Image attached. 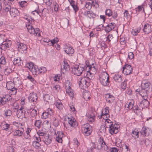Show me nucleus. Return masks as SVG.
I'll list each match as a JSON object with an SVG mask.
<instances>
[{
	"instance_id": "4d7b16f0",
	"label": "nucleus",
	"mask_w": 152,
	"mask_h": 152,
	"mask_svg": "<svg viewBox=\"0 0 152 152\" xmlns=\"http://www.w3.org/2000/svg\"><path fill=\"white\" fill-rule=\"evenodd\" d=\"M44 99L47 102H49L50 100V97L49 95L47 94L44 96Z\"/></svg>"
},
{
	"instance_id": "7ed1b4c3",
	"label": "nucleus",
	"mask_w": 152,
	"mask_h": 152,
	"mask_svg": "<svg viewBox=\"0 0 152 152\" xmlns=\"http://www.w3.org/2000/svg\"><path fill=\"white\" fill-rule=\"evenodd\" d=\"M81 129L83 133L85 136L90 135L92 132V126L88 124L83 125Z\"/></svg>"
},
{
	"instance_id": "3c124183",
	"label": "nucleus",
	"mask_w": 152,
	"mask_h": 152,
	"mask_svg": "<svg viewBox=\"0 0 152 152\" xmlns=\"http://www.w3.org/2000/svg\"><path fill=\"white\" fill-rule=\"evenodd\" d=\"M6 63V60L4 56H1L0 58V63L1 64L4 65Z\"/></svg>"
},
{
	"instance_id": "aec40b11",
	"label": "nucleus",
	"mask_w": 152,
	"mask_h": 152,
	"mask_svg": "<svg viewBox=\"0 0 152 152\" xmlns=\"http://www.w3.org/2000/svg\"><path fill=\"white\" fill-rule=\"evenodd\" d=\"M64 51L70 56H72L74 52V49L72 47H67L65 48Z\"/></svg>"
},
{
	"instance_id": "f8f14e48",
	"label": "nucleus",
	"mask_w": 152,
	"mask_h": 152,
	"mask_svg": "<svg viewBox=\"0 0 152 152\" xmlns=\"http://www.w3.org/2000/svg\"><path fill=\"white\" fill-rule=\"evenodd\" d=\"M67 121L70 126L72 127H75L77 125V122L73 117L70 116L67 118Z\"/></svg>"
},
{
	"instance_id": "4c0bfd02",
	"label": "nucleus",
	"mask_w": 152,
	"mask_h": 152,
	"mask_svg": "<svg viewBox=\"0 0 152 152\" xmlns=\"http://www.w3.org/2000/svg\"><path fill=\"white\" fill-rule=\"evenodd\" d=\"M56 107L59 110L62 109L63 107V106L60 101L57 102L56 103Z\"/></svg>"
},
{
	"instance_id": "13d9d810",
	"label": "nucleus",
	"mask_w": 152,
	"mask_h": 152,
	"mask_svg": "<svg viewBox=\"0 0 152 152\" xmlns=\"http://www.w3.org/2000/svg\"><path fill=\"white\" fill-rule=\"evenodd\" d=\"M111 124L112 125L113 124V122L111 121L110 119L108 118L106 120L105 124L107 127H109V126L107 125H111Z\"/></svg>"
},
{
	"instance_id": "473e14b6",
	"label": "nucleus",
	"mask_w": 152,
	"mask_h": 152,
	"mask_svg": "<svg viewBox=\"0 0 152 152\" xmlns=\"http://www.w3.org/2000/svg\"><path fill=\"white\" fill-rule=\"evenodd\" d=\"M42 123V121L41 120H36L34 122V125L38 129H39L41 127Z\"/></svg>"
},
{
	"instance_id": "a878e982",
	"label": "nucleus",
	"mask_w": 152,
	"mask_h": 152,
	"mask_svg": "<svg viewBox=\"0 0 152 152\" xmlns=\"http://www.w3.org/2000/svg\"><path fill=\"white\" fill-rule=\"evenodd\" d=\"M9 65L5 69H4V74L7 75H8L11 72L12 70L11 69L12 67L11 66V64H9Z\"/></svg>"
},
{
	"instance_id": "c756f323",
	"label": "nucleus",
	"mask_w": 152,
	"mask_h": 152,
	"mask_svg": "<svg viewBox=\"0 0 152 152\" xmlns=\"http://www.w3.org/2000/svg\"><path fill=\"white\" fill-rule=\"evenodd\" d=\"M3 3L4 5L3 7L4 11L5 12H7L9 11L10 10V9H11V6H10V4L8 3H7V4H5L4 1H3Z\"/></svg>"
},
{
	"instance_id": "a19ab883",
	"label": "nucleus",
	"mask_w": 152,
	"mask_h": 152,
	"mask_svg": "<svg viewBox=\"0 0 152 152\" xmlns=\"http://www.w3.org/2000/svg\"><path fill=\"white\" fill-rule=\"evenodd\" d=\"M148 130L145 127H143L141 131V134L144 136H148V134L147 133Z\"/></svg>"
},
{
	"instance_id": "338daca9",
	"label": "nucleus",
	"mask_w": 152,
	"mask_h": 152,
	"mask_svg": "<svg viewBox=\"0 0 152 152\" xmlns=\"http://www.w3.org/2000/svg\"><path fill=\"white\" fill-rule=\"evenodd\" d=\"M49 114L47 112H44L42 115V118L46 119L48 117Z\"/></svg>"
},
{
	"instance_id": "052dcab7",
	"label": "nucleus",
	"mask_w": 152,
	"mask_h": 152,
	"mask_svg": "<svg viewBox=\"0 0 152 152\" xmlns=\"http://www.w3.org/2000/svg\"><path fill=\"white\" fill-rule=\"evenodd\" d=\"M94 116L93 115H89L88 116V120L91 122H93L94 121Z\"/></svg>"
},
{
	"instance_id": "dca6fc26",
	"label": "nucleus",
	"mask_w": 152,
	"mask_h": 152,
	"mask_svg": "<svg viewBox=\"0 0 152 152\" xmlns=\"http://www.w3.org/2000/svg\"><path fill=\"white\" fill-rule=\"evenodd\" d=\"M37 99V96L36 94L32 93L28 96V100L30 102H36Z\"/></svg>"
},
{
	"instance_id": "a211bd4d",
	"label": "nucleus",
	"mask_w": 152,
	"mask_h": 152,
	"mask_svg": "<svg viewBox=\"0 0 152 152\" xmlns=\"http://www.w3.org/2000/svg\"><path fill=\"white\" fill-rule=\"evenodd\" d=\"M115 26V23H109L105 27V30L106 32H109L112 29H114Z\"/></svg>"
},
{
	"instance_id": "b1692460",
	"label": "nucleus",
	"mask_w": 152,
	"mask_h": 152,
	"mask_svg": "<svg viewBox=\"0 0 152 152\" xmlns=\"http://www.w3.org/2000/svg\"><path fill=\"white\" fill-rule=\"evenodd\" d=\"M23 129H22L21 130L18 129L15 130L14 132V136H18V137H21L23 134Z\"/></svg>"
},
{
	"instance_id": "72a5a7b5",
	"label": "nucleus",
	"mask_w": 152,
	"mask_h": 152,
	"mask_svg": "<svg viewBox=\"0 0 152 152\" xmlns=\"http://www.w3.org/2000/svg\"><path fill=\"white\" fill-rule=\"evenodd\" d=\"M121 150V152H130L128 147L125 144L122 146Z\"/></svg>"
},
{
	"instance_id": "6e6552de",
	"label": "nucleus",
	"mask_w": 152,
	"mask_h": 152,
	"mask_svg": "<svg viewBox=\"0 0 152 152\" xmlns=\"http://www.w3.org/2000/svg\"><path fill=\"white\" fill-rule=\"evenodd\" d=\"M81 14H83L87 18L91 19L95 18L96 16V14L91 10H85L82 11Z\"/></svg>"
},
{
	"instance_id": "412c9836",
	"label": "nucleus",
	"mask_w": 152,
	"mask_h": 152,
	"mask_svg": "<svg viewBox=\"0 0 152 152\" xmlns=\"http://www.w3.org/2000/svg\"><path fill=\"white\" fill-rule=\"evenodd\" d=\"M57 134L58 136L56 137V140L58 142L62 143L63 141L62 138L63 137L64 134L61 132H59Z\"/></svg>"
},
{
	"instance_id": "9d476101",
	"label": "nucleus",
	"mask_w": 152,
	"mask_h": 152,
	"mask_svg": "<svg viewBox=\"0 0 152 152\" xmlns=\"http://www.w3.org/2000/svg\"><path fill=\"white\" fill-rule=\"evenodd\" d=\"M107 126L109 128V132L111 134H116L118 132V127L116 124H115Z\"/></svg>"
},
{
	"instance_id": "1a4fd4ad",
	"label": "nucleus",
	"mask_w": 152,
	"mask_h": 152,
	"mask_svg": "<svg viewBox=\"0 0 152 152\" xmlns=\"http://www.w3.org/2000/svg\"><path fill=\"white\" fill-rule=\"evenodd\" d=\"M132 71V68L129 65L125 64L123 67V73L124 75H127L130 74Z\"/></svg>"
},
{
	"instance_id": "7c9ffc66",
	"label": "nucleus",
	"mask_w": 152,
	"mask_h": 152,
	"mask_svg": "<svg viewBox=\"0 0 152 152\" xmlns=\"http://www.w3.org/2000/svg\"><path fill=\"white\" fill-rule=\"evenodd\" d=\"M1 127L3 128V129L6 131H9V125L5 122L2 123L1 124Z\"/></svg>"
},
{
	"instance_id": "bb28decb",
	"label": "nucleus",
	"mask_w": 152,
	"mask_h": 152,
	"mask_svg": "<svg viewBox=\"0 0 152 152\" xmlns=\"http://www.w3.org/2000/svg\"><path fill=\"white\" fill-rule=\"evenodd\" d=\"M88 70L86 72V77H87L88 80H90V82H91V80L94 79V74H92L90 71Z\"/></svg>"
},
{
	"instance_id": "ddd939ff",
	"label": "nucleus",
	"mask_w": 152,
	"mask_h": 152,
	"mask_svg": "<svg viewBox=\"0 0 152 152\" xmlns=\"http://www.w3.org/2000/svg\"><path fill=\"white\" fill-rule=\"evenodd\" d=\"M149 104L150 103L147 100V99H145V98H144L143 100L139 104V106H141V107H140V108L142 109L145 107L147 108L149 106Z\"/></svg>"
},
{
	"instance_id": "423d86ee",
	"label": "nucleus",
	"mask_w": 152,
	"mask_h": 152,
	"mask_svg": "<svg viewBox=\"0 0 152 152\" xmlns=\"http://www.w3.org/2000/svg\"><path fill=\"white\" fill-rule=\"evenodd\" d=\"M85 67L83 65H76L72 68V72L74 75L77 76L80 75L85 70Z\"/></svg>"
},
{
	"instance_id": "5fc2aeb1",
	"label": "nucleus",
	"mask_w": 152,
	"mask_h": 152,
	"mask_svg": "<svg viewBox=\"0 0 152 152\" xmlns=\"http://www.w3.org/2000/svg\"><path fill=\"white\" fill-rule=\"evenodd\" d=\"M4 1L5 4H7V3H9V4H11L12 5L14 4L15 2V0H3Z\"/></svg>"
},
{
	"instance_id": "09e8293b",
	"label": "nucleus",
	"mask_w": 152,
	"mask_h": 152,
	"mask_svg": "<svg viewBox=\"0 0 152 152\" xmlns=\"http://www.w3.org/2000/svg\"><path fill=\"white\" fill-rule=\"evenodd\" d=\"M86 66H85V67L86 69L90 70H92V69H95V68L94 67L93 68H92L89 65V62L88 61H86Z\"/></svg>"
},
{
	"instance_id": "ea45409f",
	"label": "nucleus",
	"mask_w": 152,
	"mask_h": 152,
	"mask_svg": "<svg viewBox=\"0 0 152 152\" xmlns=\"http://www.w3.org/2000/svg\"><path fill=\"white\" fill-rule=\"evenodd\" d=\"M83 96L84 99L86 100H88L90 98L89 94L88 92H85L83 93Z\"/></svg>"
},
{
	"instance_id": "0e129e2a",
	"label": "nucleus",
	"mask_w": 152,
	"mask_h": 152,
	"mask_svg": "<svg viewBox=\"0 0 152 152\" xmlns=\"http://www.w3.org/2000/svg\"><path fill=\"white\" fill-rule=\"evenodd\" d=\"M85 7L88 10H90L92 7L91 4L89 2H87L85 5Z\"/></svg>"
},
{
	"instance_id": "2eb2a0df",
	"label": "nucleus",
	"mask_w": 152,
	"mask_h": 152,
	"mask_svg": "<svg viewBox=\"0 0 152 152\" xmlns=\"http://www.w3.org/2000/svg\"><path fill=\"white\" fill-rule=\"evenodd\" d=\"M107 102L111 104L113 102L115 98L110 94H107L105 95Z\"/></svg>"
},
{
	"instance_id": "864d4df0",
	"label": "nucleus",
	"mask_w": 152,
	"mask_h": 152,
	"mask_svg": "<svg viewBox=\"0 0 152 152\" xmlns=\"http://www.w3.org/2000/svg\"><path fill=\"white\" fill-rule=\"evenodd\" d=\"M37 134L39 136V137H41L42 138V137L45 136V135H46L47 134L45 133V132L42 131L41 130H39L37 132Z\"/></svg>"
},
{
	"instance_id": "49530a36",
	"label": "nucleus",
	"mask_w": 152,
	"mask_h": 152,
	"mask_svg": "<svg viewBox=\"0 0 152 152\" xmlns=\"http://www.w3.org/2000/svg\"><path fill=\"white\" fill-rule=\"evenodd\" d=\"M140 28L133 29L132 31V33L133 35L136 36L140 32Z\"/></svg>"
},
{
	"instance_id": "79ce46f5",
	"label": "nucleus",
	"mask_w": 152,
	"mask_h": 152,
	"mask_svg": "<svg viewBox=\"0 0 152 152\" xmlns=\"http://www.w3.org/2000/svg\"><path fill=\"white\" fill-rule=\"evenodd\" d=\"M8 90L10 94L11 95H15L17 92V88L14 87Z\"/></svg>"
},
{
	"instance_id": "58836bf2",
	"label": "nucleus",
	"mask_w": 152,
	"mask_h": 152,
	"mask_svg": "<svg viewBox=\"0 0 152 152\" xmlns=\"http://www.w3.org/2000/svg\"><path fill=\"white\" fill-rule=\"evenodd\" d=\"M20 61V58H15L14 59V61L13 62L12 61H11L9 62V64H11V65H12V64L15 65L19 63Z\"/></svg>"
},
{
	"instance_id": "6ab92c4d",
	"label": "nucleus",
	"mask_w": 152,
	"mask_h": 152,
	"mask_svg": "<svg viewBox=\"0 0 152 152\" xmlns=\"http://www.w3.org/2000/svg\"><path fill=\"white\" fill-rule=\"evenodd\" d=\"M10 13L11 16L14 17L18 15L19 12L17 9L13 7L10 9Z\"/></svg>"
},
{
	"instance_id": "9b49d317",
	"label": "nucleus",
	"mask_w": 152,
	"mask_h": 152,
	"mask_svg": "<svg viewBox=\"0 0 152 152\" xmlns=\"http://www.w3.org/2000/svg\"><path fill=\"white\" fill-rule=\"evenodd\" d=\"M142 88L150 92L152 91V85L149 82L143 81L142 83Z\"/></svg>"
},
{
	"instance_id": "f704fd0d",
	"label": "nucleus",
	"mask_w": 152,
	"mask_h": 152,
	"mask_svg": "<svg viewBox=\"0 0 152 152\" xmlns=\"http://www.w3.org/2000/svg\"><path fill=\"white\" fill-rule=\"evenodd\" d=\"M43 127L46 129H49L50 126L49 121H44L43 123Z\"/></svg>"
},
{
	"instance_id": "8fccbe9b",
	"label": "nucleus",
	"mask_w": 152,
	"mask_h": 152,
	"mask_svg": "<svg viewBox=\"0 0 152 152\" xmlns=\"http://www.w3.org/2000/svg\"><path fill=\"white\" fill-rule=\"evenodd\" d=\"M12 112L11 110H6L4 113V115L6 117L10 116L12 114Z\"/></svg>"
},
{
	"instance_id": "f03ea898",
	"label": "nucleus",
	"mask_w": 152,
	"mask_h": 152,
	"mask_svg": "<svg viewBox=\"0 0 152 152\" xmlns=\"http://www.w3.org/2000/svg\"><path fill=\"white\" fill-rule=\"evenodd\" d=\"M26 26L28 31L31 34L37 37H39L40 36V32L39 29L38 28L35 29L34 28L32 25L30 24V23L26 24Z\"/></svg>"
},
{
	"instance_id": "680f3d73",
	"label": "nucleus",
	"mask_w": 152,
	"mask_h": 152,
	"mask_svg": "<svg viewBox=\"0 0 152 152\" xmlns=\"http://www.w3.org/2000/svg\"><path fill=\"white\" fill-rule=\"evenodd\" d=\"M3 98H4V101H5L6 102H7L10 100V99H11L10 96L8 94L4 96L3 97Z\"/></svg>"
},
{
	"instance_id": "69168bd1",
	"label": "nucleus",
	"mask_w": 152,
	"mask_h": 152,
	"mask_svg": "<svg viewBox=\"0 0 152 152\" xmlns=\"http://www.w3.org/2000/svg\"><path fill=\"white\" fill-rule=\"evenodd\" d=\"M105 13L106 15L109 17L111 16L112 14V11L110 9L106 10L105 11Z\"/></svg>"
},
{
	"instance_id": "4be33fe9",
	"label": "nucleus",
	"mask_w": 152,
	"mask_h": 152,
	"mask_svg": "<svg viewBox=\"0 0 152 152\" xmlns=\"http://www.w3.org/2000/svg\"><path fill=\"white\" fill-rule=\"evenodd\" d=\"M12 42L10 40L8 39H6L4 41L2 44V47L6 48H9L11 45Z\"/></svg>"
},
{
	"instance_id": "c03bdc74",
	"label": "nucleus",
	"mask_w": 152,
	"mask_h": 152,
	"mask_svg": "<svg viewBox=\"0 0 152 152\" xmlns=\"http://www.w3.org/2000/svg\"><path fill=\"white\" fill-rule=\"evenodd\" d=\"M69 65L66 61H64V65L61 66V69H65V70H68V68L69 67Z\"/></svg>"
},
{
	"instance_id": "2f4dec72",
	"label": "nucleus",
	"mask_w": 152,
	"mask_h": 152,
	"mask_svg": "<svg viewBox=\"0 0 152 152\" xmlns=\"http://www.w3.org/2000/svg\"><path fill=\"white\" fill-rule=\"evenodd\" d=\"M37 110H35L32 109L30 112V116L31 118H36V117L37 116Z\"/></svg>"
},
{
	"instance_id": "0eeeda50",
	"label": "nucleus",
	"mask_w": 152,
	"mask_h": 152,
	"mask_svg": "<svg viewBox=\"0 0 152 152\" xmlns=\"http://www.w3.org/2000/svg\"><path fill=\"white\" fill-rule=\"evenodd\" d=\"M78 81L79 82V85L82 86L84 88L88 87L91 83L90 80L86 76L80 77Z\"/></svg>"
},
{
	"instance_id": "f3484780",
	"label": "nucleus",
	"mask_w": 152,
	"mask_h": 152,
	"mask_svg": "<svg viewBox=\"0 0 152 152\" xmlns=\"http://www.w3.org/2000/svg\"><path fill=\"white\" fill-rule=\"evenodd\" d=\"M150 92L142 88L141 90L139 91V93L143 98H145V99H147L148 94Z\"/></svg>"
},
{
	"instance_id": "4468645a",
	"label": "nucleus",
	"mask_w": 152,
	"mask_h": 152,
	"mask_svg": "<svg viewBox=\"0 0 152 152\" xmlns=\"http://www.w3.org/2000/svg\"><path fill=\"white\" fill-rule=\"evenodd\" d=\"M42 139L46 145L50 144L52 141L51 137L50 136L49 134L45 135V136L42 137Z\"/></svg>"
},
{
	"instance_id": "37998d69",
	"label": "nucleus",
	"mask_w": 152,
	"mask_h": 152,
	"mask_svg": "<svg viewBox=\"0 0 152 152\" xmlns=\"http://www.w3.org/2000/svg\"><path fill=\"white\" fill-rule=\"evenodd\" d=\"M139 132L137 131L133 130L132 131V137L135 139L138 138L139 137Z\"/></svg>"
},
{
	"instance_id": "39448f33",
	"label": "nucleus",
	"mask_w": 152,
	"mask_h": 152,
	"mask_svg": "<svg viewBox=\"0 0 152 152\" xmlns=\"http://www.w3.org/2000/svg\"><path fill=\"white\" fill-rule=\"evenodd\" d=\"M72 84L69 80H66L65 82V87L66 93L72 99L74 97V94L73 91L71 88Z\"/></svg>"
},
{
	"instance_id": "6e6d98bb",
	"label": "nucleus",
	"mask_w": 152,
	"mask_h": 152,
	"mask_svg": "<svg viewBox=\"0 0 152 152\" xmlns=\"http://www.w3.org/2000/svg\"><path fill=\"white\" fill-rule=\"evenodd\" d=\"M46 71L47 70L46 68L44 67H40L39 70V72H40L39 74H42L46 72Z\"/></svg>"
},
{
	"instance_id": "de8ad7c7",
	"label": "nucleus",
	"mask_w": 152,
	"mask_h": 152,
	"mask_svg": "<svg viewBox=\"0 0 152 152\" xmlns=\"http://www.w3.org/2000/svg\"><path fill=\"white\" fill-rule=\"evenodd\" d=\"M58 41V39L57 37L55 38L54 39L52 40H50L49 41L50 43V44H51V45L53 46L56 43H57Z\"/></svg>"
},
{
	"instance_id": "e2e57ef3",
	"label": "nucleus",
	"mask_w": 152,
	"mask_h": 152,
	"mask_svg": "<svg viewBox=\"0 0 152 152\" xmlns=\"http://www.w3.org/2000/svg\"><path fill=\"white\" fill-rule=\"evenodd\" d=\"M101 147L102 148H104V149L105 151H107L108 149V147L107 145L105 144V143L104 141L102 140V142L101 143Z\"/></svg>"
},
{
	"instance_id": "c9c22d12",
	"label": "nucleus",
	"mask_w": 152,
	"mask_h": 152,
	"mask_svg": "<svg viewBox=\"0 0 152 152\" xmlns=\"http://www.w3.org/2000/svg\"><path fill=\"white\" fill-rule=\"evenodd\" d=\"M134 102H133L128 103L126 104L125 106L126 107H127L129 109L134 108Z\"/></svg>"
},
{
	"instance_id": "774afa93",
	"label": "nucleus",
	"mask_w": 152,
	"mask_h": 152,
	"mask_svg": "<svg viewBox=\"0 0 152 152\" xmlns=\"http://www.w3.org/2000/svg\"><path fill=\"white\" fill-rule=\"evenodd\" d=\"M23 113V111H21L20 110H17V111L16 113V115L17 117L18 118H20L22 116V115L23 114L22 113Z\"/></svg>"
},
{
	"instance_id": "393cba45",
	"label": "nucleus",
	"mask_w": 152,
	"mask_h": 152,
	"mask_svg": "<svg viewBox=\"0 0 152 152\" xmlns=\"http://www.w3.org/2000/svg\"><path fill=\"white\" fill-rule=\"evenodd\" d=\"M114 80L117 82L121 83L124 80V78L120 75H116L113 77Z\"/></svg>"
},
{
	"instance_id": "a18cd8bd",
	"label": "nucleus",
	"mask_w": 152,
	"mask_h": 152,
	"mask_svg": "<svg viewBox=\"0 0 152 152\" xmlns=\"http://www.w3.org/2000/svg\"><path fill=\"white\" fill-rule=\"evenodd\" d=\"M13 86L14 84L11 81L7 82L6 84V87L8 90L10 89V88L14 87Z\"/></svg>"
},
{
	"instance_id": "5701e85b",
	"label": "nucleus",
	"mask_w": 152,
	"mask_h": 152,
	"mask_svg": "<svg viewBox=\"0 0 152 152\" xmlns=\"http://www.w3.org/2000/svg\"><path fill=\"white\" fill-rule=\"evenodd\" d=\"M151 28L150 25L147 23L145 25L143 31L145 34H148L150 33L151 31Z\"/></svg>"
},
{
	"instance_id": "bf43d9fd",
	"label": "nucleus",
	"mask_w": 152,
	"mask_h": 152,
	"mask_svg": "<svg viewBox=\"0 0 152 152\" xmlns=\"http://www.w3.org/2000/svg\"><path fill=\"white\" fill-rule=\"evenodd\" d=\"M126 81L127 80H124L121 84V87L123 89L125 90L127 86Z\"/></svg>"
},
{
	"instance_id": "f257e3e1",
	"label": "nucleus",
	"mask_w": 152,
	"mask_h": 152,
	"mask_svg": "<svg viewBox=\"0 0 152 152\" xmlns=\"http://www.w3.org/2000/svg\"><path fill=\"white\" fill-rule=\"evenodd\" d=\"M108 74L105 72L101 73L99 76V80L101 83L104 86H108L109 82Z\"/></svg>"
},
{
	"instance_id": "20e7f679",
	"label": "nucleus",
	"mask_w": 152,
	"mask_h": 152,
	"mask_svg": "<svg viewBox=\"0 0 152 152\" xmlns=\"http://www.w3.org/2000/svg\"><path fill=\"white\" fill-rule=\"evenodd\" d=\"M81 129L83 133L85 136L90 135L92 132V126L88 124L83 125Z\"/></svg>"
},
{
	"instance_id": "cd10ccee",
	"label": "nucleus",
	"mask_w": 152,
	"mask_h": 152,
	"mask_svg": "<svg viewBox=\"0 0 152 152\" xmlns=\"http://www.w3.org/2000/svg\"><path fill=\"white\" fill-rule=\"evenodd\" d=\"M18 48L19 50L24 51L27 50V48L26 45L20 43L18 45Z\"/></svg>"
},
{
	"instance_id": "c85d7f7f",
	"label": "nucleus",
	"mask_w": 152,
	"mask_h": 152,
	"mask_svg": "<svg viewBox=\"0 0 152 152\" xmlns=\"http://www.w3.org/2000/svg\"><path fill=\"white\" fill-rule=\"evenodd\" d=\"M39 69H38L37 66L35 65L31 71L34 75H37L39 74L40 72H39Z\"/></svg>"
},
{
	"instance_id": "e433bc0d",
	"label": "nucleus",
	"mask_w": 152,
	"mask_h": 152,
	"mask_svg": "<svg viewBox=\"0 0 152 152\" xmlns=\"http://www.w3.org/2000/svg\"><path fill=\"white\" fill-rule=\"evenodd\" d=\"M140 107H141V106L139 105V106L135 107V108L134 109V112L137 115L139 114L141 111L143 109L142 108H140Z\"/></svg>"
},
{
	"instance_id": "603ef678",
	"label": "nucleus",
	"mask_w": 152,
	"mask_h": 152,
	"mask_svg": "<svg viewBox=\"0 0 152 152\" xmlns=\"http://www.w3.org/2000/svg\"><path fill=\"white\" fill-rule=\"evenodd\" d=\"M35 66L34 65L33 63L32 62H30L27 64L26 65V67L28 68L31 71Z\"/></svg>"
}]
</instances>
